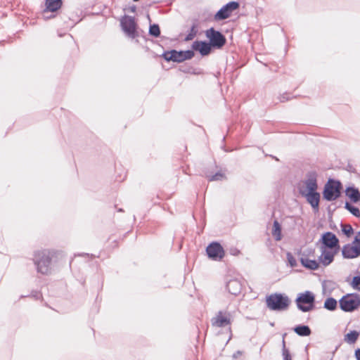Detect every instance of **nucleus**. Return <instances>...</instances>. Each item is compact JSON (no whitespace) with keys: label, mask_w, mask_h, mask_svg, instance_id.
Wrapping results in <instances>:
<instances>
[{"label":"nucleus","mask_w":360,"mask_h":360,"mask_svg":"<svg viewBox=\"0 0 360 360\" xmlns=\"http://www.w3.org/2000/svg\"><path fill=\"white\" fill-rule=\"evenodd\" d=\"M291 301L283 293H273L266 297V307L271 311H281L288 309Z\"/></svg>","instance_id":"f257e3e1"},{"label":"nucleus","mask_w":360,"mask_h":360,"mask_svg":"<svg viewBox=\"0 0 360 360\" xmlns=\"http://www.w3.org/2000/svg\"><path fill=\"white\" fill-rule=\"evenodd\" d=\"M52 258L46 250L37 251L34 255L33 262L38 273L47 275L51 272Z\"/></svg>","instance_id":"f03ea898"},{"label":"nucleus","mask_w":360,"mask_h":360,"mask_svg":"<svg viewBox=\"0 0 360 360\" xmlns=\"http://www.w3.org/2000/svg\"><path fill=\"white\" fill-rule=\"evenodd\" d=\"M342 185L339 180L329 179L325 184L322 192L323 198L326 201H333L341 195Z\"/></svg>","instance_id":"7ed1b4c3"},{"label":"nucleus","mask_w":360,"mask_h":360,"mask_svg":"<svg viewBox=\"0 0 360 360\" xmlns=\"http://www.w3.org/2000/svg\"><path fill=\"white\" fill-rule=\"evenodd\" d=\"M297 309L302 312H308L315 308V295L309 290L300 292L295 299Z\"/></svg>","instance_id":"20e7f679"},{"label":"nucleus","mask_w":360,"mask_h":360,"mask_svg":"<svg viewBox=\"0 0 360 360\" xmlns=\"http://www.w3.org/2000/svg\"><path fill=\"white\" fill-rule=\"evenodd\" d=\"M340 308L345 312H352L360 307V295L348 293L339 300Z\"/></svg>","instance_id":"39448f33"},{"label":"nucleus","mask_w":360,"mask_h":360,"mask_svg":"<svg viewBox=\"0 0 360 360\" xmlns=\"http://www.w3.org/2000/svg\"><path fill=\"white\" fill-rule=\"evenodd\" d=\"M193 50L176 51L172 49L162 53V57L167 62L182 63L186 60H190L194 56Z\"/></svg>","instance_id":"423d86ee"},{"label":"nucleus","mask_w":360,"mask_h":360,"mask_svg":"<svg viewBox=\"0 0 360 360\" xmlns=\"http://www.w3.org/2000/svg\"><path fill=\"white\" fill-rule=\"evenodd\" d=\"M205 36L209 39V43L214 49H220L226 43V37L219 30L210 27L205 31Z\"/></svg>","instance_id":"0eeeda50"},{"label":"nucleus","mask_w":360,"mask_h":360,"mask_svg":"<svg viewBox=\"0 0 360 360\" xmlns=\"http://www.w3.org/2000/svg\"><path fill=\"white\" fill-rule=\"evenodd\" d=\"M321 243V248L335 250L339 251L340 250V241L335 233L330 231H326L323 233L321 238L317 242Z\"/></svg>","instance_id":"6e6552de"},{"label":"nucleus","mask_w":360,"mask_h":360,"mask_svg":"<svg viewBox=\"0 0 360 360\" xmlns=\"http://www.w3.org/2000/svg\"><path fill=\"white\" fill-rule=\"evenodd\" d=\"M318 174L316 171H309L306 174V179L303 181L304 186L298 188L300 194L315 191L318 189Z\"/></svg>","instance_id":"1a4fd4ad"},{"label":"nucleus","mask_w":360,"mask_h":360,"mask_svg":"<svg viewBox=\"0 0 360 360\" xmlns=\"http://www.w3.org/2000/svg\"><path fill=\"white\" fill-rule=\"evenodd\" d=\"M238 1H231L224 5L214 15L215 20H224L229 18L231 13L239 8Z\"/></svg>","instance_id":"9d476101"},{"label":"nucleus","mask_w":360,"mask_h":360,"mask_svg":"<svg viewBox=\"0 0 360 360\" xmlns=\"http://www.w3.org/2000/svg\"><path fill=\"white\" fill-rule=\"evenodd\" d=\"M121 27L126 34L131 37L135 38L138 36L136 32V22L134 17L124 15L120 21Z\"/></svg>","instance_id":"9b49d317"},{"label":"nucleus","mask_w":360,"mask_h":360,"mask_svg":"<svg viewBox=\"0 0 360 360\" xmlns=\"http://www.w3.org/2000/svg\"><path fill=\"white\" fill-rule=\"evenodd\" d=\"M208 257L214 261H220L224 256V250L218 242H212L206 248Z\"/></svg>","instance_id":"f8f14e48"},{"label":"nucleus","mask_w":360,"mask_h":360,"mask_svg":"<svg viewBox=\"0 0 360 360\" xmlns=\"http://www.w3.org/2000/svg\"><path fill=\"white\" fill-rule=\"evenodd\" d=\"M231 314L228 311H219L216 316L211 319L212 325L218 328L230 326Z\"/></svg>","instance_id":"ddd939ff"},{"label":"nucleus","mask_w":360,"mask_h":360,"mask_svg":"<svg viewBox=\"0 0 360 360\" xmlns=\"http://www.w3.org/2000/svg\"><path fill=\"white\" fill-rule=\"evenodd\" d=\"M300 195L306 198L307 202L311 205L315 213L319 212L321 195L317 191L302 193Z\"/></svg>","instance_id":"4468645a"},{"label":"nucleus","mask_w":360,"mask_h":360,"mask_svg":"<svg viewBox=\"0 0 360 360\" xmlns=\"http://www.w3.org/2000/svg\"><path fill=\"white\" fill-rule=\"evenodd\" d=\"M321 254L318 260L323 266H327L334 261L335 255L338 252L335 250L321 248Z\"/></svg>","instance_id":"2eb2a0df"},{"label":"nucleus","mask_w":360,"mask_h":360,"mask_svg":"<svg viewBox=\"0 0 360 360\" xmlns=\"http://www.w3.org/2000/svg\"><path fill=\"white\" fill-rule=\"evenodd\" d=\"M193 51H198L201 56H205L209 55L212 47L210 44L207 41H195L191 46Z\"/></svg>","instance_id":"dca6fc26"},{"label":"nucleus","mask_w":360,"mask_h":360,"mask_svg":"<svg viewBox=\"0 0 360 360\" xmlns=\"http://www.w3.org/2000/svg\"><path fill=\"white\" fill-rule=\"evenodd\" d=\"M342 255L345 259L356 258L360 255V248L356 244L354 245L346 244L342 247Z\"/></svg>","instance_id":"f3484780"},{"label":"nucleus","mask_w":360,"mask_h":360,"mask_svg":"<svg viewBox=\"0 0 360 360\" xmlns=\"http://www.w3.org/2000/svg\"><path fill=\"white\" fill-rule=\"evenodd\" d=\"M226 287L229 292L233 295H238L242 290V284L238 279H231Z\"/></svg>","instance_id":"a211bd4d"},{"label":"nucleus","mask_w":360,"mask_h":360,"mask_svg":"<svg viewBox=\"0 0 360 360\" xmlns=\"http://www.w3.org/2000/svg\"><path fill=\"white\" fill-rule=\"evenodd\" d=\"M345 195L353 203H358L360 202V191L354 186H348L346 188Z\"/></svg>","instance_id":"6ab92c4d"},{"label":"nucleus","mask_w":360,"mask_h":360,"mask_svg":"<svg viewBox=\"0 0 360 360\" xmlns=\"http://www.w3.org/2000/svg\"><path fill=\"white\" fill-rule=\"evenodd\" d=\"M62 4V0H46V8L44 12H56L61 7Z\"/></svg>","instance_id":"aec40b11"},{"label":"nucleus","mask_w":360,"mask_h":360,"mask_svg":"<svg viewBox=\"0 0 360 360\" xmlns=\"http://www.w3.org/2000/svg\"><path fill=\"white\" fill-rule=\"evenodd\" d=\"M300 260L301 264L307 269L316 270L319 267L320 262L319 260L317 261L316 259H309L304 257H301Z\"/></svg>","instance_id":"412c9836"},{"label":"nucleus","mask_w":360,"mask_h":360,"mask_svg":"<svg viewBox=\"0 0 360 360\" xmlns=\"http://www.w3.org/2000/svg\"><path fill=\"white\" fill-rule=\"evenodd\" d=\"M294 332L301 337L309 336L311 333L310 328L307 325L299 324L293 328Z\"/></svg>","instance_id":"4be33fe9"},{"label":"nucleus","mask_w":360,"mask_h":360,"mask_svg":"<svg viewBox=\"0 0 360 360\" xmlns=\"http://www.w3.org/2000/svg\"><path fill=\"white\" fill-rule=\"evenodd\" d=\"M338 307V302L337 300L332 297H327L326 299V300L324 301V303H323V308L328 310V311H335Z\"/></svg>","instance_id":"5701e85b"},{"label":"nucleus","mask_w":360,"mask_h":360,"mask_svg":"<svg viewBox=\"0 0 360 360\" xmlns=\"http://www.w3.org/2000/svg\"><path fill=\"white\" fill-rule=\"evenodd\" d=\"M198 24L197 20L193 22L192 26L191 27L189 33L186 36L184 41H188L193 40L198 34Z\"/></svg>","instance_id":"b1692460"},{"label":"nucleus","mask_w":360,"mask_h":360,"mask_svg":"<svg viewBox=\"0 0 360 360\" xmlns=\"http://www.w3.org/2000/svg\"><path fill=\"white\" fill-rule=\"evenodd\" d=\"M359 335V333L356 330H351L345 335L344 340L349 344H354L357 340Z\"/></svg>","instance_id":"393cba45"},{"label":"nucleus","mask_w":360,"mask_h":360,"mask_svg":"<svg viewBox=\"0 0 360 360\" xmlns=\"http://www.w3.org/2000/svg\"><path fill=\"white\" fill-rule=\"evenodd\" d=\"M272 234L276 240H280L281 239V226L276 220H275L273 224Z\"/></svg>","instance_id":"a878e982"},{"label":"nucleus","mask_w":360,"mask_h":360,"mask_svg":"<svg viewBox=\"0 0 360 360\" xmlns=\"http://www.w3.org/2000/svg\"><path fill=\"white\" fill-rule=\"evenodd\" d=\"M345 209L349 211L353 216L359 218L360 217V210L359 209L352 205L350 202L346 201L345 203Z\"/></svg>","instance_id":"bb28decb"},{"label":"nucleus","mask_w":360,"mask_h":360,"mask_svg":"<svg viewBox=\"0 0 360 360\" xmlns=\"http://www.w3.org/2000/svg\"><path fill=\"white\" fill-rule=\"evenodd\" d=\"M340 226L342 233L345 235L347 238L351 237L352 235L354 233V229L350 224L341 223Z\"/></svg>","instance_id":"cd10ccee"},{"label":"nucleus","mask_w":360,"mask_h":360,"mask_svg":"<svg viewBox=\"0 0 360 360\" xmlns=\"http://www.w3.org/2000/svg\"><path fill=\"white\" fill-rule=\"evenodd\" d=\"M148 33L152 37H159L161 33L159 25L158 24L150 25Z\"/></svg>","instance_id":"c85d7f7f"},{"label":"nucleus","mask_w":360,"mask_h":360,"mask_svg":"<svg viewBox=\"0 0 360 360\" xmlns=\"http://www.w3.org/2000/svg\"><path fill=\"white\" fill-rule=\"evenodd\" d=\"M285 335H286V333H284L283 335V341H282V344H283L282 352H283V359L284 360H292L290 352L285 347V340H284Z\"/></svg>","instance_id":"c756f323"},{"label":"nucleus","mask_w":360,"mask_h":360,"mask_svg":"<svg viewBox=\"0 0 360 360\" xmlns=\"http://www.w3.org/2000/svg\"><path fill=\"white\" fill-rule=\"evenodd\" d=\"M207 178L210 181H221L224 178V174L221 172H217L213 175H207Z\"/></svg>","instance_id":"7c9ffc66"},{"label":"nucleus","mask_w":360,"mask_h":360,"mask_svg":"<svg viewBox=\"0 0 360 360\" xmlns=\"http://www.w3.org/2000/svg\"><path fill=\"white\" fill-rule=\"evenodd\" d=\"M286 257L290 267L293 268L297 266V260L291 252H288L286 254Z\"/></svg>","instance_id":"2f4dec72"},{"label":"nucleus","mask_w":360,"mask_h":360,"mask_svg":"<svg viewBox=\"0 0 360 360\" xmlns=\"http://www.w3.org/2000/svg\"><path fill=\"white\" fill-rule=\"evenodd\" d=\"M351 285L354 289L360 291V274L353 277Z\"/></svg>","instance_id":"473e14b6"},{"label":"nucleus","mask_w":360,"mask_h":360,"mask_svg":"<svg viewBox=\"0 0 360 360\" xmlns=\"http://www.w3.org/2000/svg\"><path fill=\"white\" fill-rule=\"evenodd\" d=\"M292 98V97L290 96V94L287 92L280 95L278 96V99L280 102L284 103L285 101H290Z\"/></svg>","instance_id":"72a5a7b5"},{"label":"nucleus","mask_w":360,"mask_h":360,"mask_svg":"<svg viewBox=\"0 0 360 360\" xmlns=\"http://www.w3.org/2000/svg\"><path fill=\"white\" fill-rule=\"evenodd\" d=\"M184 72H189V73H191V74H193V75H199L201 73L200 71H197L195 69H193V68H189L187 70H183Z\"/></svg>","instance_id":"f704fd0d"},{"label":"nucleus","mask_w":360,"mask_h":360,"mask_svg":"<svg viewBox=\"0 0 360 360\" xmlns=\"http://www.w3.org/2000/svg\"><path fill=\"white\" fill-rule=\"evenodd\" d=\"M353 243L356 244L360 248V231L356 233V235L354 237Z\"/></svg>","instance_id":"c9c22d12"},{"label":"nucleus","mask_w":360,"mask_h":360,"mask_svg":"<svg viewBox=\"0 0 360 360\" xmlns=\"http://www.w3.org/2000/svg\"><path fill=\"white\" fill-rule=\"evenodd\" d=\"M347 170L350 172H352V173H355L356 172L355 168L352 165H350V164L347 165Z\"/></svg>","instance_id":"e433bc0d"},{"label":"nucleus","mask_w":360,"mask_h":360,"mask_svg":"<svg viewBox=\"0 0 360 360\" xmlns=\"http://www.w3.org/2000/svg\"><path fill=\"white\" fill-rule=\"evenodd\" d=\"M124 10H128L129 12L135 13L136 11V6L135 5H132L129 6L128 8H125Z\"/></svg>","instance_id":"4c0bfd02"},{"label":"nucleus","mask_w":360,"mask_h":360,"mask_svg":"<svg viewBox=\"0 0 360 360\" xmlns=\"http://www.w3.org/2000/svg\"><path fill=\"white\" fill-rule=\"evenodd\" d=\"M354 356L356 360H360V348H358L355 350Z\"/></svg>","instance_id":"58836bf2"},{"label":"nucleus","mask_w":360,"mask_h":360,"mask_svg":"<svg viewBox=\"0 0 360 360\" xmlns=\"http://www.w3.org/2000/svg\"><path fill=\"white\" fill-rule=\"evenodd\" d=\"M241 354H242V352L240 351H236L235 353H233V358L236 359Z\"/></svg>","instance_id":"ea45409f"},{"label":"nucleus","mask_w":360,"mask_h":360,"mask_svg":"<svg viewBox=\"0 0 360 360\" xmlns=\"http://www.w3.org/2000/svg\"><path fill=\"white\" fill-rule=\"evenodd\" d=\"M32 296L36 297V298H38V295H37V292H35V294H32Z\"/></svg>","instance_id":"a19ab883"},{"label":"nucleus","mask_w":360,"mask_h":360,"mask_svg":"<svg viewBox=\"0 0 360 360\" xmlns=\"http://www.w3.org/2000/svg\"><path fill=\"white\" fill-rule=\"evenodd\" d=\"M118 212H123V210L122 208H120L117 210Z\"/></svg>","instance_id":"79ce46f5"},{"label":"nucleus","mask_w":360,"mask_h":360,"mask_svg":"<svg viewBox=\"0 0 360 360\" xmlns=\"http://www.w3.org/2000/svg\"><path fill=\"white\" fill-rule=\"evenodd\" d=\"M27 296H28V295H21V296H20V298L26 297H27Z\"/></svg>","instance_id":"37998d69"}]
</instances>
